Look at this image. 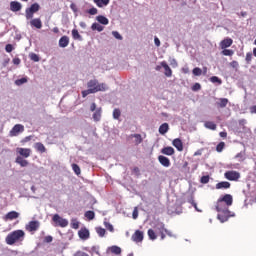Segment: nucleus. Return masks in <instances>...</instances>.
<instances>
[{
	"mask_svg": "<svg viewBox=\"0 0 256 256\" xmlns=\"http://www.w3.org/2000/svg\"><path fill=\"white\" fill-rule=\"evenodd\" d=\"M19 212L10 211L4 216V221H13L15 219H19Z\"/></svg>",
	"mask_w": 256,
	"mask_h": 256,
	"instance_id": "1a4fd4ad",
	"label": "nucleus"
},
{
	"mask_svg": "<svg viewBox=\"0 0 256 256\" xmlns=\"http://www.w3.org/2000/svg\"><path fill=\"white\" fill-rule=\"evenodd\" d=\"M192 73L195 77H201V75H203V70L199 67H195L193 70H192Z\"/></svg>",
	"mask_w": 256,
	"mask_h": 256,
	"instance_id": "4c0bfd02",
	"label": "nucleus"
},
{
	"mask_svg": "<svg viewBox=\"0 0 256 256\" xmlns=\"http://www.w3.org/2000/svg\"><path fill=\"white\" fill-rule=\"evenodd\" d=\"M109 251H111V253H113L114 255H121V247L119 246H111L108 248Z\"/></svg>",
	"mask_w": 256,
	"mask_h": 256,
	"instance_id": "72a5a7b5",
	"label": "nucleus"
},
{
	"mask_svg": "<svg viewBox=\"0 0 256 256\" xmlns=\"http://www.w3.org/2000/svg\"><path fill=\"white\" fill-rule=\"evenodd\" d=\"M99 89H90V88H88L87 90H83L82 91V97H87V95H91V94H93V93H97V91H98Z\"/></svg>",
	"mask_w": 256,
	"mask_h": 256,
	"instance_id": "c9c22d12",
	"label": "nucleus"
},
{
	"mask_svg": "<svg viewBox=\"0 0 256 256\" xmlns=\"http://www.w3.org/2000/svg\"><path fill=\"white\" fill-rule=\"evenodd\" d=\"M101 113H102L101 108H97L92 116V119H94V121L96 122L101 121Z\"/></svg>",
	"mask_w": 256,
	"mask_h": 256,
	"instance_id": "7c9ffc66",
	"label": "nucleus"
},
{
	"mask_svg": "<svg viewBox=\"0 0 256 256\" xmlns=\"http://www.w3.org/2000/svg\"><path fill=\"white\" fill-rule=\"evenodd\" d=\"M215 209L217 211V213H223V215H229V213H231L229 211V206H227V204H225V202L217 200Z\"/></svg>",
	"mask_w": 256,
	"mask_h": 256,
	"instance_id": "20e7f679",
	"label": "nucleus"
},
{
	"mask_svg": "<svg viewBox=\"0 0 256 256\" xmlns=\"http://www.w3.org/2000/svg\"><path fill=\"white\" fill-rule=\"evenodd\" d=\"M223 149H225V142H220L216 146V151H217V153H221L223 151Z\"/></svg>",
	"mask_w": 256,
	"mask_h": 256,
	"instance_id": "49530a36",
	"label": "nucleus"
},
{
	"mask_svg": "<svg viewBox=\"0 0 256 256\" xmlns=\"http://www.w3.org/2000/svg\"><path fill=\"white\" fill-rule=\"evenodd\" d=\"M92 31H98V33H101V31L105 30V26L101 25L100 23L94 22L91 25Z\"/></svg>",
	"mask_w": 256,
	"mask_h": 256,
	"instance_id": "b1692460",
	"label": "nucleus"
},
{
	"mask_svg": "<svg viewBox=\"0 0 256 256\" xmlns=\"http://www.w3.org/2000/svg\"><path fill=\"white\" fill-rule=\"evenodd\" d=\"M104 226L105 228L110 231V233H113V231H115V228L113 227V225L109 222H104Z\"/></svg>",
	"mask_w": 256,
	"mask_h": 256,
	"instance_id": "09e8293b",
	"label": "nucleus"
},
{
	"mask_svg": "<svg viewBox=\"0 0 256 256\" xmlns=\"http://www.w3.org/2000/svg\"><path fill=\"white\" fill-rule=\"evenodd\" d=\"M158 131L160 135H165L169 131V124L168 123L161 124Z\"/></svg>",
	"mask_w": 256,
	"mask_h": 256,
	"instance_id": "bb28decb",
	"label": "nucleus"
},
{
	"mask_svg": "<svg viewBox=\"0 0 256 256\" xmlns=\"http://www.w3.org/2000/svg\"><path fill=\"white\" fill-rule=\"evenodd\" d=\"M90 111H97V104H95V103H92L91 105H90Z\"/></svg>",
	"mask_w": 256,
	"mask_h": 256,
	"instance_id": "0e129e2a",
	"label": "nucleus"
},
{
	"mask_svg": "<svg viewBox=\"0 0 256 256\" xmlns=\"http://www.w3.org/2000/svg\"><path fill=\"white\" fill-rule=\"evenodd\" d=\"M23 131H25V126L22 124H16L10 130L9 137H17V135H19V133H23Z\"/></svg>",
	"mask_w": 256,
	"mask_h": 256,
	"instance_id": "39448f33",
	"label": "nucleus"
},
{
	"mask_svg": "<svg viewBox=\"0 0 256 256\" xmlns=\"http://www.w3.org/2000/svg\"><path fill=\"white\" fill-rule=\"evenodd\" d=\"M200 183H203L204 185L209 183V175L202 176L200 179Z\"/></svg>",
	"mask_w": 256,
	"mask_h": 256,
	"instance_id": "603ef678",
	"label": "nucleus"
},
{
	"mask_svg": "<svg viewBox=\"0 0 256 256\" xmlns=\"http://www.w3.org/2000/svg\"><path fill=\"white\" fill-rule=\"evenodd\" d=\"M87 87L88 89H98L97 93H99V91H107V89H109V87H107V84L105 83L99 84V81L97 79L88 81Z\"/></svg>",
	"mask_w": 256,
	"mask_h": 256,
	"instance_id": "f03ea898",
	"label": "nucleus"
},
{
	"mask_svg": "<svg viewBox=\"0 0 256 256\" xmlns=\"http://www.w3.org/2000/svg\"><path fill=\"white\" fill-rule=\"evenodd\" d=\"M97 7H107L109 5L110 0H93Z\"/></svg>",
	"mask_w": 256,
	"mask_h": 256,
	"instance_id": "473e14b6",
	"label": "nucleus"
},
{
	"mask_svg": "<svg viewBox=\"0 0 256 256\" xmlns=\"http://www.w3.org/2000/svg\"><path fill=\"white\" fill-rule=\"evenodd\" d=\"M250 113H256V105L250 107Z\"/></svg>",
	"mask_w": 256,
	"mask_h": 256,
	"instance_id": "774afa93",
	"label": "nucleus"
},
{
	"mask_svg": "<svg viewBox=\"0 0 256 256\" xmlns=\"http://www.w3.org/2000/svg\"><path fill=\"white\" fill-rule=\"evenodd\" d=\"M130 137L135 139V145H140V143H143V138L141 137V134H131Z\"/></svg>",
	"mask_w": 256,
	"mask_h": 256,
	"instance_id": "2f4dec72",
	"label": "nucleus"
},
{
	"mask_svg": "<svg viewBox=\"0 0 256 256\" xmlns=\"http://www.w3.org/2000/svg\"><path fill=\"white\" fill-rule=\"evenodd\" d=\"M92 251H93L94 253H96V255H99V247H98V246H93V247H92Z\"/></svg>",
	"mask_w": 256,
	"mask_h": 256,
	"instance_id": "338daca9",
	"label": "nucleus"
},
{
	"mask_svg": "<svg viewBox=\"0 0 256 256\" xmlns=\"http://www.w3.org/2000/svg\"><path fill=\"white\" fill-rule=\"evenodd\" d=\"M31 27H35L36 29H42L43 22L41 21V18H34L30 21Z\"/></svg>",
	"mask_w": 256,
	"mask_h": 256,
	"instance_id": "f3484780",
	"label": "nucleus"
},
{
	"mask_svg": "<svg viewBox=\"0 0 256 256\" xmlns=\"http://www.w3.org/2000/svg\"><path fill=\"white\" fill-rule=\"evenodd\" d=\"M74 256H89L86 252L77 251Z\"/></svg>",
	"mask_w": 256,
	"mask_h": 256,
	"instance_id": "680f3d73",
	"label": "nucleus"
},
{
	"mask_svg": "<svg viewBox=\"0 0 256 256\" xmlns=\"http://www.w3.org/2000/svg\"><path fill=\"white\" fill-rule=\"evenodd\" d=\"M158 161L162 167H171V160L166 156L160 155L158 156Z\"/></svg>",
	"mask_w": 256,
	"mask_h": 256,
	"instance_id": "f8f14e48",
	"label": "nucleus"
},
{
	"mask_svg": "<svg viewBox=\"0 0 256 256\" xmlns=\"http://www.w3.org/2000/svg\"><path fill=\"white\" fill-rule=\"evenodd\" d=\"M218 201H222L227 207H231L233 205V196L231 194H225Z\"/></svg>",
	"mask_w": 256,
	"mask_h": 256,
	"instance_id": "6e6552de",
	"label": "nucleus"
},
{
	"mask_svg": "<svg viewBox=\"0 0 256 256\" xmlns=\"http://www.w3.org/2000/svg\"><path fill=\"white\" fill-rule=\"evenodd\" d=\"M96 21H98L100 25H107L109 23V19L103 15L97 16Z\"/></svg>",
	"mask_w": 256,
	"mask_h": 256,
	"instance_id": "c85d7f7f",
	"label": "nucleus"
},
{
	"mask_svg": "<svg viewBox=\"0 0 256 256\" xmlns=\"http://www.w3.org/2000/svg\"><path fill=\"white\" fill-rule=\"evenodd\" d=\"M161 65L163 67V69L165 70L164 74L166 77H171L173 75V71L171 70V67H169V64H167V62L162 61Z\"/></svg>",
	"mask_w": 256,
	"mask_h": 256,
	"instance_id": "a211bd4d",
	"label": "nucleus"
},
{
	"mask_svg": "<svg viewBox=\"0 0 256 256\" xmlns=\"http://www.w3.org/2000/svg\"><path fill=\"white\" fill-rule=\"evenodd\" d=\"M189 203L192 204V206L194 207V209H195L196 211H198V213H201V210H199V208L197 207V204L195 203V201L193 200V198H191V199L189 200Z\"/></svg>",
	"mask_w": 256,
	"mask_h": 256,
	"instance_id": "6e6d98bb",
	"label": "nucleus"
},
{
	"mask_svg": "<svg viewBox=\"0 0 256 256\" xmlns=\"http://www.w3.org/2000/svg\"><path fill=\"white\" fill-rule=\"evenodd\" d=\"M192 91H201V84L200 83H195L192 86Z\"/></svg>",
	"mask_w": 256,
	"mask_h": 256,
	"instance_id": "5fc2aeb1",
	"label": "nucleus"
},
{
	"mask_svg": "<svg viewBox=\"0 0 256 256\" xmlns=\"http://www.w3.org/2000/svg\"><path fill=\"white\" fill-rule=\"evenodd\" d=\"M71 227H72V229H79V221H77V219L73 218L71 220Z\"/></svg>",
	"mask_w": 256,
	"mask_h": 256,
	"instance_id": "8fccbe9b",
	"label": "nucleus"
},
{
	"mask_svg": "<svg viewBox=\"0 0 256 256\" xmlns=\"http://www.w3.org/2000/svg\"><path fill=\"white\" fill-rule=\"evenodd\" d=\"M37 229H39V221H30L26 225L27 231L33 232V231H37Z\"/></svg>",
	"mask_w": 256,
	"mask_h": 256,
	"instance_id": "ddd939ff",
	"label": "nucleus"
},
{
	"mask_svg": "<svg viewBox=\"0 0 256 256\" xmlns=\"http://www.w3.org/2000/svg\"><path fill=\"white\" fill-rule=\"evenodd\" d=\"M148 237L149 239H151V241H155V239H157V234H155V231L153 229H149Z\"/></svg>",
	"mask_w": 256,
	"mask_h": 256,
	"instance_id": "58836bf2",
	"label": "nucleus"
},
{
	"mask_svg": "<svg viewBox=\"0 0 256 256\" xmlns=\"http://www.w3.org/2000/svg\"><path fill=\"white\" fill-rule=\"evenodd\" d=\"M17 153H19V155L25 159L31 157V149L29 148H17Z\"/></svg>",
	"mask_w": 256,
	"mask_h": 256,
	"instance_id": "2eb2a0df",
	"label": "nucleus"
},
{
	"mask_svg": "<svg viewBox=\"0 0 256 256\" xmlns=\"http://www.w3.org/2000/svg\"><path fill=\"white\" fill-rule=\"evenodd\" d=\"M15 163L20 165V167H27V165H29V161L23 159L21 156L16 157Z\"/></svg>",
	"mask_w": 256,
	"mask_h": 256,
	"instance_id": "5701e85b",
	"label": "nucleus"
},
{
	"mask_svg": "<svg viewBox=\"0 0 256 256\" xmlns=\"http://www.w3.org/2000/svg\"><path fill=\"white\" fill-rule=\"evenodd\" d=\"M25 239V231L23 230H16L9 233L6 236V243L7 245H15L17 241H23Z\"/></svg>",
	"mask_w": 256,
	"mask_h": 256,
	"instance_id": "f257e3e1",
	"label": "nucleus"
},
{
	"mask_svg": "<svg viewBox=\"0 0 256 256\" xmlns=\"http://www.w3.org/2000/svg\"><path fill=\"white\" fill-rule=\"evenodd\" d=\"M235 52L233 50H230V49H224L222 51V55H225V57H232V55L234 54Z\"/></svg>",
	"mask_w": 256,
	"mask_h": 256,
	"instance_id": "37998d69",
	"label": "nucleus"
},
{
	"mask_svg": "<svg viewBox=\"0 0 256 256\" xmlns=\"http://www.w3.org/2000/svg\"><path fill=\"white\" fill-rule=\"evenodd\" d=\"M161 153L162 155H168V156L175 155V149L171 146H167L161 149Z\"/></svg>",
	"mask_w": 256,
	"mask_h": 256,
	"instance_id": "6ab92c4d",
	"label": "nucleus"
},
{
	"mask_svg": "<svg viewBox=\"0 0 256 256\" xmlns=\"http://www.w3.org/2000/svg\"><path fill=\"white\" fill-rule=\"evenodd\" d=\"M230 217H235V212H230L228 214H218L217 219L220 220V223H226L229 221Z\"/></svg>",
	"mask_w": 256,
	"mask_h": 256,
	"instance_id": "9d476101",
	"label": "nucleus"
},
{
	"mask_svg": "<svg viewBox=\"0 0 256 256\" xmlns=\"http://www.w3.org/2000/svg\"><path fill=\"white\" fill-rule=\"evenodd\" d=\"M25 83H27V78H20V79H17L15 81V85H17L18 87H21V85H25Z\"/></svg>",
	"mask_w": 256,
	"mask_h": 256,
	"instance_id": "a19ab883",
	"label": "nucleus"
},
{
	"mask_svg": "<svg viewBox=\"0 0 256 256\" xmlns=\"http://www.w3.org/2000/svg\"><path fill=\"white\" fill-rule=\"evenodd\" d=\"M154 43L156 47H161V40H159L157 37L154 38Z\"/></svg>",
	"mask_w": 256,
	"mask_h": 256,
	"instance_id": "e2e57ef3",
	"label": "nucleus"
},
{
	"mask_svg": "<svg viewBox=\"0 0 256 256\" xmlns=\"http://www.w3.org/2000/svg\"><path fill=\"white\" fill-rule=\"evenodd\" d=\"M251 59H253V53L248 52V53L246 54V62H247L248 64L251 63Z\"/></svg>",
	"mask_w": 256,
	"mask_h": 256,
	"instance_id": "4d7b16f0",
	"label": "nucleus"
},
{
	"mask_svg": "<svg viewBox=\"0 0 256 256\" xmlns=\"http://www.w3.org/2000/svg\"><path fill=\"white\" fill-rule=\"evenodd\" d=\"M96 233L99 237H105L106 230L102 227H96Z\"/></svg>",
	"mask_w": 256,
	"mask_h": 256,
	"instance_id": "ea45409f",
	"label": "nucleus"
},
{
	"mask_svg": "<svg viewBox=\"0 0 256 256\" xmlns=\"http://www.w3.org/2000/svg\"><path fill=\"white\" fill-rule=\"evenodd\" d=\"M72 169L76 175H81V168L77 164H72Z\"/></svg>",
	"mask_w": 256,
	"mask_h": 256,
	"instance_id": "a18cd8bd",
	"label": "nucleus"
},
{
	"mask_svg": "<svg viewBox=\"0 0 256 256\" xmlns=\"http://www.w3.org/2000/svg\"><path fill=\"white\" fill-rule=\"evenodd\" d=\"M121 117V110L115 108L113 110V119H119Z\"/></svg>",
	"mask_w": 256,
	"mask_h": 256,
	"instance_id": "de8ad7c7",
	"label": "nucleus"
},
{
	"mask_svg": "<svg viewBox=\"0 0 256 256\" xmlns=\"http://www.w3.org/2000/svg\"><path fill=\"white\" fill-rule=\"evenodd\" d=\"M78 236H79L83 241H87V239H89V229H87V228H82L81 230L78 231Z\"/></svg>",
	"mask_w": 256,
	"mask_h": 256,
	"instance_id": "dca6fc26",
	"label": "nucleus"
},
{
	"mask_svg": "<svg viewBox=\"0 0 256 256\" xmlns=\"http://www.w3.org/2000/svg\"><path fill=\"white\" fill-rule=\"evenodd\" d=\"M69 45V38L67 36H62L59 40V47L65 48Z\"/></svg>",
	"mask_w": 256,
	"mask_h": 256,
	"instance_id": "a878e982",
	"label": "nucleus"
},
{
	"mask_svg": "<svg viewBox=\"0 0 256 256\" xmlns=\"http://www.w3.org/2000/svg\"><path fill=\"white\" fill-rule=\"evenodd\" d=\"M29 57H30L31 61H34V63H39V61H40L39 55H37L35 53H30Z\"/></svg>",
	"mask_w": 256,
	"mask_h": 256,
	"instance_id": "79ce46f5",
	"label": "nucleus"
},
{
	"mask_svg": "<svg viewBox=\"0 0 256 256\" xmlns=\"http://www.w3.org/2000/svg\"><path fill=\"white\" fill-rule=\"evenodd\" d=\"M13 64H14V65H20V64H21V59H19V58H14V59H13Z\"/></svg>",
	"mask_w": 256,
	"mask_h": 256,
	"instance_id": "69168bd1",
	"label": "nucleus"
},
{
	"mask_svg": "<svg viewBox=\"0 0 256 256\" xmlns=\"http://www.w3.org/2000/svg\"><path fill=\"white\" fill-rule=\"evenodd\" d=\"M84 216L86 217V219H88L89 221H93V219H95V212L94 211H86Z\"/></svg>",
	"mask_w": 256,
	"mask_h": 256,
	"instance_id": "e433bc0d",
	"label": "nucleus"
},
{
	"mask_svg": "<svg viewBox=\"0 0 256 256\" xmlns=\"http://www.w3.org/2000/svg\"><path fill=\"white\" fill-rule=\"evenodd\" d=\"M204 127L206 129H210L211 131H215L217 129V124H215L213 121H206L204 123Z\"/></svg>",
	"mask_w": 256,
	"mask_h": 256,
	"instance_id": "cd10ccee",
	"label": "nucleus"
},
{
	"mask_svg": "<svg viewBox=\"0 0 256 256\" xmlns=\"http://www.w3.org/2000/svg\"><path fill=\"white\" fill-rule=\"evenodd\" d=\"M36 151H39V153H45V151H47L45 149V145H43V143H40V142H37L35 145H34Z\"/></svg>",
	"mask_w": 256,
	"mask_h": 256,
	"instance_id": "f704fd0d",
	"label": "nucleus"
},
{
	"mask_svg": "<svg viewBox=\"0 0 256 256\" xmlns=\"http://www.w3.org/2000/svg\"><path fill=\"white\" fill-rule=\"evenodd\" d=\"M39 9H41V6L39 5V3H34L29 8H26L25 10L26 19L27 20L33 19V15H35V13L39 11Z\"/></svg>",
	"mask_w": 256,
	"mask_h": 256,
	"instance_id": "7ed1b4c3",
	"label": "nucleus"
},
{
	"mask_svg": "<svg viewBox=\"0 0 256 256\" xmlns=\"http://www.w3.org/2000/svg\"><path fill=\"white\" fill-rule=\"evenodd\" d=\"M172 145L177 149V151H183V142L181 141V139H174L172 141Z\"/></svg>",
	"mask_w": 256,
	"mask_h": 256,
	"instance_id": "412c9836",
	"label": "nucleus"
},
{
	"mask_svg": "<svg viewBox=\"0 0 256 256\" xmlns=\"http://www.w3.org/2000/svg\"><path fill=\"white\" fill-rule=\"evenodd\" d=\"M229 103V99L227 98H220L216 102L217 107H220L221 109H225L227 107V104Z\"/></svg>",
	"mask_w": 256,
	"mask_h": 256,
	"instance_id": "4be33fe9",
	"label": "nucleus"
},
{
	"mask_svg": "<svg viewBox=\"0 0 256 256\" xmlns=\"http://www.w3.org/2000/svg\"><path fill=\"white\" fill-rule=\"evenodd\" d=\"M231 187V183L227 181H222L216 184V189H229Z\"/></svg>",
	"mask_w": 256,
	"mask_h": 256,
	"instance_id": "393cba45",
	"label": "nucleus"
},
{
	"mask_svg": "<svg viewBox=\"0 0 256 256\" xmlns=\"http://www.w3.org/2000/svg\"><path fill=\"white\" fill-rule=\"evenodd\" d=\"M52 221H54V223H56L59 227H67V225H69V221H67L65 218H61L59 214H55Z\"/></svg>",
	"mask_w": 256,
	"mask_h": 256,
	"instance_id": "0eeeda50",
	"label": "nucleus"
},
{
	"mask_svg": "<svg viewBox=\"0 0 256 256\" xmlns=\"http://www.w3.org/2000/svg\"><path fill=\"white\" fill-rule=\"evenodd\" d=\"M22 8H23V5H21V2L12 1L10 3V10L13 11V13H17V11H21Z\"/></svg>",
	"mask_w": 256,
	"mask_h": 256,
	"instance_id": "4468645a",
	"label": "nucleus"
},
{
	"mask_svg": "<svg viewBox=\"0 0 256 256\" xmlns=\"http://www.w3.org/2000/svg\"><path fill=\"white\" fill-rule=\"evenodd\" d=\"M87 13H89V15H97L98 10H97V8L92 7V8H90V9L87 11Z\"/></svg>",
	"mask_w": 256,
	"mask_h": 256,
	"instance_id": "864d4df0",
	"label": "nucleus"
},
{
	"mask_svg": "<svg viewBox=\"0 0 256 256\" xmlns=\"http://www.w3.org/2000/svg\"><path fill=\"white\" fill-rule=\"evenodd\" d=\"M45 243H52L53 242V236H46L44 238Z\"/></svg>",
	"mask_w": 256,
	"mask_h": 256,
	"instance_id": "052dcab7",
	"label": "nucleus"
},
{
	"mask_svg": "<svg viewBox=\"0 0 256 256\" xmlns=\"http://www.w3.org/2000/svg\"><path fill=\"white\" fill-rule=\"evenodd\" d=\"M72 37L75 41H83V36L79 34V30L77 29L72 30Z\"/></svg>",
	"mask_w": 256,
	"mask_h": 256,
	"instance_id": "c756f323",
	"label": "nucleus"
},
{
	"mask_svg": "<svg viewBox=\"0 0 256 256\" xmlns=\"http://www.w3.org/2000/svg\"><path fill=\"white\" fill-rule=\"evenodd\" d=\"M231 45H233V39L231 38H226L220 43L221 49H227V47H231Z\"/></svg>",
	"mask_w": 256,
	"mask_h": 256,
	"instance_id": "aec40b11",
	"label": "nucleus"
},
{
	"mask_svg": "<svg viewBox=\"0 0 256 256\" xmlns=\"http://www.w3.org/2000/svg\"><path fill=\"white\" fill-rule=\"evenodd\" d=\"M224 177L228 179V181H238V179H241V174L232 170L225 172Z\"/></svg>",
	"mask_w": 256,
	"mask_h": 256,
	"instance_id": "423d86ee",
	"label": "nucleus"
},
{
	"mask_svg": "<svg viewBox=\"0 0 256 256\" xmlns=\"http://www.w3.org/2000/svg\"><path fill=\"white\" fill-rule=\"evenodd\" d=\"M132 241L135 243H141L143 241V231L136 230L135 233L132 235Z\"/></svg>",
	"mask_w": 256,
	"mask_h": 256,
	"instance_id": "9b49d317",
	"label": "nucleus"
},
{
	"mask_svg": "<svg viewBox=\"0 0 256 256\" xmlns=\"http://www.w3.org/2000/svg\"><path fill=\"white\" fill-rule=\"evenodd\" d=\"M132 217H133V219H137V217H139V210H137V207L134 208V210L132 212Z\"/></svg>",
	"mask_w": 256,
	"mask_h": 256,
	"instance_id": "bf43d9fd",
	"label": "nucleus"
},
{
	"mask_svg": "<svg viewBox=\"0 0 256 256\" xmlns=\"http://www.w3.org/2000/svg\"><path fill=\"white\" fill-rule=\"evenodd\" d=\"M5 51H6V53H11L13 51V45L7 44L5 46Z\"/></svg>",
	"mask_w": 256,
	"mask_h": 256,
	"instance_id": "13d9d810",
	"label": "nucleus"
},
{
	"mask_svg": "<svg viewBox=\"0 0 256 256\" xmlns=\"http://www.w3.org/2000/svg\"><path fill=\"white\" fill-rule=\"evenodd\" d=\"M210 81L211 83H218V85H221L223 83V81L217 76H212L210 78Z\"/></svg>",
	"mask_w": 256,
	"mask_h": 256,
	"instance_id": "c03bdc74",
	"label": "nucleus"
},
{
	"mask_svg": "<svg viewBox=\"0 0 256 256\" xmlns=\"http://www.w3.org/2000/svg\"><path fill=\"white\" fill-rule=\"evenodd\" d=\"M112 35L115 39H118V41H123V36H121L118 31H112Z\"/></svg>",
	"mask_w": 256,
	"mask_h": 256,
	"instance_id": "3c124183",
	"label": "nucleus"
}]
</instances>
